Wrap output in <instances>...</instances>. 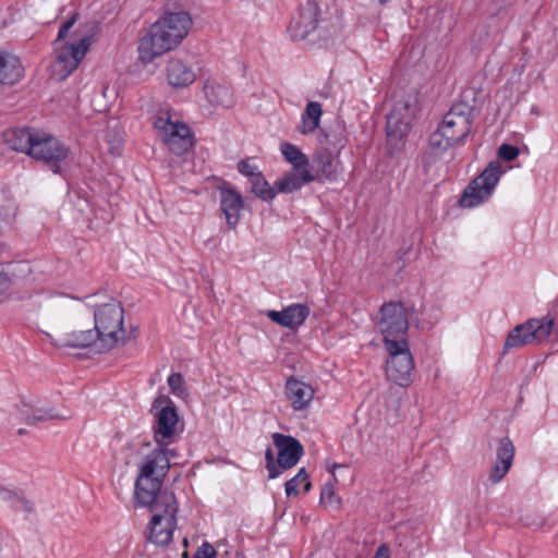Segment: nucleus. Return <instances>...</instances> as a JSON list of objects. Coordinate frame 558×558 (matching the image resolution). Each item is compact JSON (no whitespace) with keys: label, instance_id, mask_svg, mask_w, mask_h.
Segmentation results:
<instances>
[{"label":"nucleus","instance_id":"nucleus-1","mask_svg":"<svg viewBox=\"0 0 558 558\" xmlns=\"http://www.w3.org/2000/svg\"><path fill=\"white\" fill-rule=\"evenodd\" d=\"M192 19L187 12H169L150 25L138 41V59L147 64L178 47L187 36Z\"/></svg>","mask_w":558,"mask_h":558},{"label":"nucleus","instance_id":"nucleus-2","mask_svg":"<svg viewBox=\"0 0 558 558\" xmlns=\"http://www.w3.org/2000/svg\"><path fill=\"white\" fill-rule=\"evenodd\" d=\"M173 456L172 450L157 445L144 458L135 481V506L147 507L159 498L163 478L170 468V457Z\"/></svg>","mask_w":558,"mask_h":558},{"label":"nucleus","instance_id":"nucleus-3","mask_svg":"<svg viewBox=\"0 0 558 558\" xmlns=\"http://www.w3.org/2000/svg\"><path fill=\"white\" fill-rule=\"evenodd\" d=\"M123 314V307L116 300L96 306L94 322L95 330L99 336V351H108L124 343Z\"/></svg>","mask_w":558,"mask_h":558},{"label":"nucleus","instance_id":"nucleus-4","mask_svg":"<svg viewBox=\"0 0 558 558\" xmlns=\"http://www.w3.org/2000/svg\"><path fill=\"white\" fill-rule=\"evenodd\" d=\"M149 507L154 514L148 525V539L157 545H168L172 541L177 523L175 497L173 494L163 493Z\"/></svg>","mask_w":558,"mask_h":558},{"label":"nucleus","instance_id":"nucleus-5","mask_svg":"<svg viewBox=\"0 0 558 558\" xmlns=\"http://www.w3.org/2000/svg\"><path fill=\"white\" fill-rule=\"evenodd\" d=\"M416 110L415 97L407 95L397 100L387 114V142L393 149H399L403 145V140L410 132Z\"/></svg>","mask_w":558,"mask_h":558},{"label":"nucleus","instance_id":"nucleus-6","mask_svg":"<svg viewBox=\"0 0 558 558\" xmlns=\"http://www.w3.org/2000/svg\"><path fill=\"white\" fill-rule=\"evenodd\" d=\"M377 328L383 335L385 347L391 343L408 342L409 317L405 307L400 302L384 303L379 311Z\"/></svg>","mask_w":558,"mask_h":558},{"label":"nucleus","instance_id":"nucleus-7","mask_svg":"<svg viewBox=\"0 0 558 558\" xmlns=\"http://www.w3.org/2000/svg\"><path fill=\"white\" fill-rule=\"evenodd\" d=\"M554 319L549 316L531 318L515 326L507 336L502 354L511 349L535 345L544 342L553 331Z\"/></svg>","mask_w":558,"mask_h":558},{"label":"nucleus","instance_id":"nucleus-8","mask_svg":"<svg viewBox=\"0 0 558 558\" xmlns=\"http://www.w3.org/2000/svg\"><path fill=\"white\" fill-rule=\"evenodd\" d=\"M502 174L498 160L490 161L464 190L460 205L464 208L476 207L488 201Z\"/></svg>","mask_w":558,"mask_h":558},{"label":"nucleus","instance_id":"nucleus-9","mask_svg":"<svg viewBox=\"0 0 558 558\" xmlns=\"http://www.w3.org/2000/svg\"><path fill=\"white\" fill-rule=\"evenodd\" d=\"M385 348L389 355L385 366L387 379L400 387H408L412 383V372L414 369V361L409 343H391L390 347Z\"/></svg>","mask_w":558,"mask_h":558},{"label":"nucleus","instance_id":"nucleus-10","mask_svg":"<svg viewBox=\"0 0 558 558\" xmlns=\"http://www.w3.org/2000/svg\"><path fill=\"white\" fill-rule=\"evenodd\" d=\"M29 156L47 165L53 173H61L62 163L69 156V148L54 136L38 130Z\"/></svg>","mask_w":558,"mask_h":558},{"label":"nucleus","instance_id":"nucleus-11","mask_svg":"<svg viewBox=\"0 0 558 558\" xmlns=\"http://www.w3.org/2000/svg\"><path fill=\"white\" fill-rule=\"evenodd\" d=\"M154 125L165 145L173 154L183 155L192 147V133L185 123L173 121L169 116H160L155 120Z\"/></svg>","mask_w":558,"mask_h":558},{"label":"nucleus","instance_id":"nucleus-12","mask_svg":"<svg viewBox=\"0 0 558 558\" xmlns=\"http://www.w3.org/2000/svg\"><path fill=\"white\" fill-rule=\"evenodd\" d=\"M54 46V71L62 78H65L78 66L80 62L85 58L90 47V38L83 37L76 43H61Z\"/></svg>","mask_w":558,"mask_h":558},{"label":"nucleus","instance_id":"nucleus-13","mask_svg":"<svg viewBox=\"0 0 558 558\" xmlns=\"http://www.w3.org/2000/svg\"><path fill=\"white\" fill-rule=\"evenodd\" d=\"M473 109L466 102L452 105L450 110L444 116L439 126L446 135L459 144L469 135L472 125Z\"/></svg>","mask_w":558,"mask_h":558},{"label":"nucleus","instance_id":"nucleus-14","mask_svg":"<svg viewBox=\"0 0 558 558\" xmlns=\"http://www.w3.org/2000/svg\"><path fill=\"white\" fill-rule=\"evenodd\" d=\"M320 22V10L315 1H307L292 17L288 32L293 40H303L317 29Z\"/></svg>","mask_w":558,"mask_h":558},{"label":"nucleus","instance_id":"nucleus-15","mask_svg":"<svg viewBox=\"0 0 558 558\" xmlns=\"http://www.w3.org/2000/svg\"><path fill=\"white\" fill-rule=\"evenodd\" d=\"M70 415L59 413L54 408H45L39 403L21 401V404L11 413L12 425L16 422H25L27 425H35L49 420H68Z\"/></svg>","mask_w":558,"mask_h":558},{"label":"nucleus","instance_id":"nucleus-16","mask_svg":"<svg viewBox=\"0 0 558 558\" xmlns=\"http://www.w3.org/2000/svg\"><path fill=\"white\" fill-rule=\"evenodd\" d=\"M158 403H161V401H156L154 403V409L156 410L154 438L158 446L168 447L170 440L175 434L179 421L178 413L172 403L166 404L160 409Z\"/></svg>","mask_w":558,"mask_h":558},{"label":"nucleus","instance_id":"nucleus-17","mask_svg":"<svg viewBox=\"0 0 558 558\" xmlns=\"http://www.w3.org/2000/svg\"><path fill=\"white\" fill-rule=\"evenodd\" d=\"M272 441L278 449V464L281 472L298 464L303 454V447L298 439L289 435L275 433Z\"/></svg>","mask_w":558,"mask_h":558},{"label":"nucleus","instance_id":"nucleus-18","mask_svg":"<svg viewBox=\"0 0 558 558\" xmlns=\"http://www.w3.org/2000/svg\"><path fill=\"white\" fill-rule=\"evenodd\" d=\"M310 313L311 310L306 304L296 303L281 311L269 310L266 315L271 322L279 326L295 330L304 324Z\"/></svg>","mask_w":558,"mask_h":558},{"label":"nucleus","instance_id":"nucleus-19","mask_svg":"<svg viewBox=\"0 0 558 558\" xmlns=\"http://www.w3.org/2000/svg\"><path fill=\"white\" fill-rule=\"evenodd\" d=\"M514 451V446L508 437L499 439L496 450V462L488 474V481L493 485L498 484L509 472L513 462Z\"/></svg>","mask_w":558,"mask_h":558},{"label":"nucleus","instance_id":"nucleus-20","mask_svg":"<svg viewBox=\"0 0 558 558\" xmlns=\"http://www.w3.org/2000/svg\"><path fill=\"white\" fill-rule=\"evenodd\" d=\"M314 393L315 391L311 385L295 377H290L286 381L284 395L294 411L306 410L314 398Z\"/></svg>","mask_w":558,"mask_h":558},{"label":"nucleus","instance_id":"nucleus-21","mask_svg":"<svg viewBox=\"0 0 558 558\" xmlns=\"http://www.w3.org/2000/svg\"><path fill=\"white\" fill-rule=\"evenodd\" d=\"M313 181L315 175L311 169H291L275 181L276 195L294 193Z\"/></svg>","mask_w":558,"mask_h":558},{"label":"nucleus","instance_id":"nucleus-22","mask_svg":"<svg viewBox=\"0 0 558 558\" xmlns=\"http://www.w3.org/2000/svg\"><path fill=\"white\" fill-rule=\"evenodd\" d=\"M24 75V68L17 56L0 49V84L12 86Z\"/></svg>","mask_w":558,"mask_h":558},{"label":"nucleus","instance_id":"nucleus-23","mask_svg":"<svg viewBox=\"0 0 558 558\" xmlns=\"http://www.w3.org/2000/svg\"><path fill=\"white\" fill-rule=\"evenodd\" d=\"M243 208V198L233 189H220V209L226 216L229 228L234 229L240 220V211Z\"/></svg>","mask_w":558,"mask_h":558},{"label":"nucleus","instance_id":"nucleus-24","mask_svg":"<svg viewBox=\"0 0 558 558\" xmlns=\"http://www.w3.org/2000/svg\"><path fill=\"white\" fill-rule=\"evenodd\" d=\"M204 94L211 105L231 107L234 104L231 86L216 78H208L206 81Z\"/></svg>","mask_w":558,"mask_h":558},{"label":"nucleus","instance_id":"nucleus-25","mask_svg":"<svg viewBox=\"0 0 558 558\" xmlns=\"http://www.w3.org/2000/svg\"><path fill=\"white\" fill-rule=\"evenodd\" d=\"M37 133L38 130L31 128L11 129L4 132L3 137L11 149L29 156Z\"/></svg>","mask_w":558,"mask_h":558},{"label":"nucleus","instance_id":"nucleus-26","mask_svg":"<svg viewBox=\"0 0 558 558\" xmlns=\"http://www.w3.org/2000/svg\"><path fill=\"white\" fill-rule=\"evenodd\" d=\"M168 82L173 87H186L191 85L196 74L193 69L179 59H172L167 65Z\"/></svg>","mask_w":558,"mask_h":558},{"label":"nucleus","instance_id":"nucleus-27","mask_svg":"<svg viewBox=\"0 0 558 558\" xmlns=\"http://www.w3.org/2000/svg\"><path fill=\"white\" fill-rule=\"evenodd\" d=\"M322 116V105L317 101H308L301 114L299 124L295 126V131L301 135H308L315 132L320 125Z\"/></svg>","mask_w":558,"mask_h":558},{"label":"nucleus","instance_id":"nucleus-28","mask_svg":"<svg viewBox=\"0 0 558 558\" xmlns=\"http://www.w3.org/2000/svg\"><path fill=\"white\" fill-rule=\"evenodd\" d=\"M60 341L61 345L69 348H87L93 344L99 347V336L95 328L65 333Z\"/></svg>","mask_w":558,"mask_h":558},{"label":"nucleus","instance_id":"nucleus-29","mask_svg":"<svg viewBox=\"0 0 558 558\" xmlns=\"http://www.w3.org/2000/svg\"><path fill=\"white\" fill-rule=\"evenodd\" d=\"M459 143L451 141V137L446 135L445 131L438 126L437 130L429 136L427 157L430 159L440 158L449 148Z\"/></svg>","mask_w":558,"mask_h":558},{"label":"nucleus","instance_id":"nucleus-30","mask_svg":"<svg viewBox=\"0 0 558 558\" xmlns=\"http://www.w3.org/2000/svg\"><path fill=\"white\" fill-rule=\"evenodd\" d=\"M280 151L284 159L292 165V169H310L307 156L294 144L282 143Z\"/></svg>","mask_w":558,"mask_h":558},{"label":"nucleus","instance_id":"nucleus-31","mask_svg":"<svg viewBox=\"0 0 558 558\" xmlns=\"http://www.w3.org/2000/svg\"><path fill=\"white\" fill-rule=\"evenodd\" d=\"M250 183L252 193H254L258 198L265 202H270L276 197L275 185L270 186L262 172L255 175Z\"/></svg>","mask_w":558,"mask_h":558},{"label":"nucleus","instance_id":"nucleus-32","mask_svg":"<svg viewBox=\"0 0 558 558\" xmlns=\"http://www.w3.org/2000/svg\"><path fill=\"white\" fill-rule=\"evenodd\" d=\"M302 484L304 485V492H310L312 484L308 481V475L304 468L300 469L298 474L286 483L284 489L287 496L290 497L298 495V488Z\"/></svg>","mask_w":558,"mask_h":558},{"label":"nucleus","instance_id":"nucleus-33","mask_svg":"<svg viewBox=\"0 0 558 558\" xmlns=\"http://www.w3.org/2000/svg\"><path fill=\"white\" fill-rule=\"evenodd\" d=\"M0 499L10 502L16 510L32 511V504L17 493L0 487Z\"/></svg>","mask_w":558,"mask_h":558},{"label":"nucleus","instance_id":"nucleus-34","mask_svg":"<svg viewBox=\"0 0 558 558\" xmlns=\"http://www.w3.org/2000/svg\"><path fill=\"white\" fill-rule=\"evenodd\" d=\"M319 171L327 180H335L337 178V166L330 156H322L317 160Z\"/></svg>","mask_w":558,"mask_h":558},{"label":"nucleus","instance_id":"nucleus-35","mask_svg":"<svg viewBox=\"0 0 558 558\" xmlns=\"http://www.w3.org/2000/svg\"><path fill=\"white\" fill-rule=\"evenodd\" d=\"M320 502L323 505L337 507L340 505V499L336 496L335 487L331 483H326L322 487Z\"/></svg>","mask_w":558,"mask_h":558},{"label":"nucleus","instance_id":"nucleus-36","mask_svg":"<svg viewBox=\"0 0 558 558\" xmlns=\"http://www.w3.org/2000/svg\"><path fill=\"white\" fill-rule=\"evenodd\" d=\"M266 469L268 471L269 478H276L281 474L278 461H275V453L271 448H268L265 452Z\"/></svg>","mask_w":558,"mask_h":558},{"label":"nucleus","instance_id":"nucleus-37","mask_svg":"<svg viewBox=\"0 0 558 558\" xmlns=\"http://www.w3.org/2000/svg\"><path fill=\"white\" fill-rule=\"evenodd\" d=\"M168 385L173 395L180 397L185 393L184 378L180 373H172L168 377Z\"/></svg>","mask_w":558,"mask_h":558},{"label":"nucleus","instance_id":"nucleus-38","mask_svg":"<svg viewBox=\"0 0 558 558\" xmlns=\"http://www.w3.org/2000/svg\"><path fill=\"white\" fill-rule=\"evenodd\" d=\"M498 156L505 161H512L519 156V149L509 144H502L498 148Z\"/></svg>","mask_w":558,"mask_h":558},{"label":"nucleus","instance_id":"nucleus-39","mask_svg":"<svg viewBox=\"0 0 558 558\" xmlns=\"http://www.w3.org/2000/svg\"><path fill=\"white\" fill-rule=\"evenodd\" d=\"M78 17V14L77 13H74L66 22H64L59 32H58V36H57V39L54 40V45H59L62 43L63 38L66 36V34L69 33V31L73 27V25L75 24L76 20Z\"/></svg>","mask_w":558,"mask_h":558},{"label":"nucleus","instance_id":"nucleus-40","mask_svg":"<svg viewBox=\"0 0 558 558\" xmlns=\"http://www.w3.org/2000/svg\"><path fill=\"white\" fill-rule=\"evenodd\" d=\"M238 170L241 174L247 177L250 181L259 173L257 167L251 165L247 160H241L238 165Z\"/></svg>","mask_w":558,"mask_h":558},{"label":"nucleus","instance_id":"nucleus-41","mask_svg":"<svg viewBox=\"0 0 558 558\" xmlns=\"http://www.w3.org/2000/svg\"><path fill=\"white\" fill-rule=\"evenodd\" d=\"M217 551L211 544L208 542L203 543L196 550L193 558H216Z\"/></svg>","mask_w":558,"mask_h":558},{"label":"nucleus","instance_id":"nucleus-42","mask_svg":"<svg viewBox=\"0 0 558 558\" xmlns=\"http://www.w3.org/2000/svg\"><path fill=\"white\" fill-rule=\"evenodd\" d=\"M373 558H390V548L387 544H381Z\"/></svg>","mask_w":558,"mask_h":558},{"label":"nucleus","instance_id":"nucleus-43","mask_svg":"<svg viewBox=\"0 0 558 558\" xmlns=\"http://www.w3.org/2000/svg\"><path fill=\"white\" fill-rule=\"evenodd\" d=\"M8 282L7 276L0 272V292L8 288Z\"/></svg>","mask_w":558,"mask_h":558},{"label":"nucleus","instance_id":"nucleus-44","mask_svg":"<svg viewBox=\"0 0 558 558\" xmlns=\"http://www.w3.org/2000/svg\"><path fill=\"white\" fill-rule=\"evenodd\" d=\"M378 2H379L380 4H386V3L388 2V0H378Z\"/></svg>","mask_w":558,"mask_h":558},{"label":"nucleus","instance_id":"nucleus-45","mask_svg":"<svg viewBox=\"0 0 558 558\" xmlns=\"http://www.w3.org/2000/svg\"><path fill=\"white\" fill-rule=\"evenodd\" d=\"M17 432L20 435H23L25 430L23 428H20Z\"/></svg>","mask_w":558,"mask_h":558},{"label":"nucleus","instance_id":"nucleus-46","mask_svg":"<svg viewBox=\"0 0 558 558\" xmlns=\"http://www.w3.org/2000/svg\"><path fill=\"white\" fill-rule=\"evenodd\" d=\"M236 558H244L242 554H236Z\"/></svg>","mask_w":558,"mask_h":558}]
</instances>
